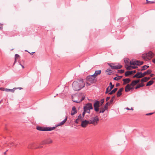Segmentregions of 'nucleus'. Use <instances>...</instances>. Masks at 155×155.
<instances>
[{
	"mask_svg": "<svg viewBox=\"0 0 155 155\" xmlns=\"http://www.w3.org/2000/svg\"><path fill=\"white\" fill-rule=\"evenodd\" d=\"M72 87L75 91H78L83 88L85 86V84L83 80H78L77 81H74L72 84Z\"/></svg>",
	"mask_w": 155,
	"mask_h": 155,
	"instance_id": "1",
	"label": "nucleus"
},
{
	"mask_svg": "<svg viewBox=\"0 0 155 155\" xmlns=\"http://www.w3.org/2000/svg\"><path fill=\"white\" fill-rule=\"evenodd\" d=\"M55 127H44L40 126H37L36 127V129L37 130L40 131H51L54 130L55 129Z\"/></svg>",
	"mask_w": 155,
	"mask_h": 155,
	"instance_id": "2",
	"label": "nucleus"
},
{
	"mask_svg": "<svg viewBox=\"0 0 155 155\" xmlns=\"http://www.w3.org/2000/svg\"><path fill=\"white\" fill-rule=\"evenodd\" d=\"M93 109V107L91 103H87L84 107V110L88 114L90 113V110Z\"/></svg>",
	"mask_w": 155,
	"mask_h": 155,
	"instance_id": "3",
	"label": "nucleus"
},
{
	"mask_svg": "<svg viewBox=\"0 0 155 155\" xmlns=\"http://www.w3.org/2000/svg\"><path fill=\"white\" fill-rule=\"evenodd\" d=\"M95 102L94 104V110L95 111L98 112L99 110V107L101 105L100 102L97 100H95Z\"/></svg>",
	"mask_w": 155,
	"mask_h": 155,
	"instance_id": "4",
	"label": "nucleus"
},
{
	"mask_svg": "<svg viewBox=\"0 0 155 155\" xmlns=\"http://www.w3.org/2000/svg\"><path fill=\"white\" fill-rule=\"evenodd\" d=\"M99 119L97 116L94 117L93 120H90V124H92L94 125H96L99 121Z\"/></svg>",
	"mask_w": 155,
	"mask_h": 155,
	"instance_id": "5",
	"label": "nucleus"
},
{
	"mask_svg": "<svg viewBox=\"0 0 155 155\" xmlns=\"http://www.w3.org/2000/svg\"><path fill=\"white\" fill-rule=\"evenodd\" d=\"M91 76L89 75L86 78V80L89 81L91 83H94L96 81V80L94 78H92Z\"/></svg>",
	"mask_w": 155,
	"mask_h": 155,
	"instance_id": "6",
	"label": "nucleus"
},
{
	"mask_svg": "<svg viewBox=\"0 0 155 155\" xmlns=\"http://www.w3.org/2000/svg\"><path fill=\"white\" fill-rule=\"evenodd\" d=\"M108 64L110 67L112 69H120L122 68V65H113V64L108 63Z\"/></svg>",
	"mask_w": 155,
	"mask_h": 155,
	"instance_id": "7",
	"label": "nucleus"
},
{
	"mask_svg": "<svg viewBox=\"0 0 155 155\" xmlns=\"http://www.w3.org/2000/svg\"><path fill=\"white\" fill-rule=\"evenodd\" d=\"M52 142V140L50 138H48L43 140L42 142V144H48Z\"/></svg>",
	"mask_w": 155,
	"mask_h": 155,
	"instance_id": "8",
	"label": "nucleus"
},
{
	"mask_svg": "<svg viewBox=\"0 0 155 155\" xmlns=\"http://www.w3.org/2000/svg\"><path fill=\"white\" fill-rule=\"evenodd\" d=\"M153 53L151 52L150 51L147 54H146L147 58H145L144 56H143V58L146 60L147 59L150 60L153 57Z\"/></svg>",
	"mask_w": 155,
	"mask_h": 155,
	"instance_id": "9",
	"label": "nucleus"
},
{
	"mask_svg": "<svg viewBox=\"0 0 155 155\" xmlns=\"http://www.w3.org/2000/svg\"><path fill=\"white\" fill-rule=\"evenodd\" d=\"M88 124H90V121L85 120L82 121L81 126L82 127H85Z\"/></svg>",
	"mask_w": 155,
	"mask_h": 155,
	"instance_id": "10",
	"label": "nucleus"
},
{
	"mask_svg": "<svg viewBox=\"0 0 155 155\" xmlns=\"http://www.w3.org/2000/svg\"><path fill=\"white\" fill-rule=\"evenodd\" d=\"M67 118H68L67 116H66L65 118L63 121H62L61 122L56 125L55 127H55V129L56 128V127H57L63 125L66 121L67 119Z\"/></svg>",
	"mask_w": 155,
	"mask_h": 155,
	"instance_id": "11",
	"label": "nucleus"
},
{
	"mask_svg": "<svg viewBox=\"0 0 155 155\" xmlns=\"http://www.w3.org/2000/svg\"><path fill=\"white\" fill-rule=\"evenodd\" d=\"M152 72V71L150 69H148L146 71H145L143 73L142 72V77H143L147 74H150Z\"/></svg>",
	"mask_w": 155,
	"mask_h": 155,
	"instance_id": "12",
	"label": "nucleus"
},
{
	"mask_svg": "<svg viewBox=\"0 0 155 155\" xmlns=\"http://www.w3.org/2000/svg\"><path fill=\"white\" fill-rule=\"evenodd\" d=\"M141 72H139L137 73L134 76H133V78H142Z\"/></svg>",
	"mask_w": 155,
	"mask_h": 155,
	"instance_id": "13",
	"label": "nucleus"
},
{
	"mask_svg": "<svg viewBox=\"0 0 155 155\" xmlns=\"http://www.w3.org/2000/svg\"><path fill=\"white\" fill-rule=\"evenodd\" d=\"M123 87H122V88H120L118 90V91L117 93V97H119L122 94V91H123Z\"/></svg>",
	"mask_w": 155,
	"mask_h": 155,
	"instance_id": "14",
	"label": "nucleus"
},
{
	"mask_svg": "<svg viewBox=\"0 0 155 155\" xmlns=\"http://www.w3.org/2000/svg\"><path fill=\"white\" fill-rule=\"evenodd\" d=\"M131 85L130 84H127L125 88V91L126 92H128L130 90H131Z\"/></svg>",
	"mask_w": 155,
	"mask_h": 155,
	"instance_id": "15",
	"label": "nucleus"
},
{
	"mask_svg": "<svg viewBox=\"0 0 155 155\" xmlns=\"http://www.w3.org/2000/svg\"><path fill=\"white\" fill-rule=\"evenodd\" d=\"M140 80H133L131 82L130 85L132 86H134L136 85L140 82Z\"/></svg>",
	"mask_w": 155,
	"mask_h": 155,
	"instance_id": "16",
	"label": "nucleus"
},
{
	"mask_svg": "<svg viewBox=\"0 0 155 155\" xmlns=\"http://www.w3.org/2000/svg\"><path fill=\"white\" fill-rule=\"evenodd\" d=\"M131 81L130 79L129 78H127L125 79H124L123 80V81H124L123 84H127L129 83Z\"/></svg>",
	"mask_w": 155,
	"mask_h": 155,
	"instance_id": "17",
	"label": "nucleus"
},
{
	"mask_svg": "<svg viewBox=\"0 0 155 155\" xmlns=\"http://www.w3.org/2000/svg\"><path fill=\"white\" fill-rule=\"evenodd\" d=\"M138 61L137 60L134 61V60L132 59L130 62V64L132 65H137V63Z\"/></svg>",
	"mask_w": 155,
	"mask_h": 155,
	"instance_id": "18",
	"label": "nucleus"
},
{
	"mask_svg": "<svg viewBox=\"0 0 155 155\" xmlns=\"http://www.w3.org/2000/svg\"><path fill=\"white\" fill-rule=\"evenodd\" d=\"M117 88H114V89H113L111 91H110V92H109L108 93V94H109V95L115 93L117 91Z\"/></svg>",
	"mask_w": 155,
	"mask_h": 155,
	"instance_id": "19",
	"label": "nucleus"
},
{
	"mask_svg": "<svg viewBox=\"0 0 155 155\" xmlns=\"http://www.w3.org/2000/svg\"><path fill=\"white\" fill-rule=\"evenodd\" d=\"M85 98V97L84 96L82 97L81 99L79 100L78 101H75V100H73V101L75 103H80L82 101L84 100Z\"/></svg>",
	"mask_w": 155,
	"mask_h": 155,
	"instance_id": "20",
	"label": "nucleus"
},
{
	"mask_svg": "<svg viewBox=\"0 0 155 155\" xmlns=\"http://www.w3.org/2000/svg\"><path fill=\"white\" fill-rule=\"evenodd\" d=\"M154 82L153 80H150L148 81L146 84V86H150L152 85Z\"/></svg>",
	"mask_w": 155,
	"mask_h": 155,
	"instance_id": "21",
	"label": "nucleus"
},
{
	"mask_svg": "<svg viewBox=\"0 0 155 155\" xmlns=\"http://www.w3.org/2000/svg\"><path fill=\"white\" fill-rule=\"evenodd\" d=\"M101 72V70L95 71L94 72V75H96L97 76V75L100 74Z\"/></svg>",
	"mask_w": 155,
	"mask_h": 155,
	"instance_id": "22",
	"label": "nucleus"
},
{
	"mask_svg": "<svg viewBox=\"0 0 155 155\" xmlns=\"http://www.w3.org/2000/svg\"><path fill=\"white\" fill-rule=\"evenodd\" d=\"M122 76H120L118 77H114L113 79L116 80V81H118L120 79L122 78Z\"/></svg>",
	"mask_w": 155,
	"mask_h": 155,
	"instance_id": "23",
	"label": "nucleus"
},
{
	"mask_svg": "<svg viewBox=\"0 0 155 155\" xmlns=\"http://www.w3.org/2000/svg\"><path fill=\"white\" fill-rule=\"evenodd\" d=\"M129 60L127 58H126L124 59V62L126 64V65H127V64L129 63Z\"/></svg>",
	"mask_w": 155,
	"mask_h": 155,
	"instance_id": "24",
	"label": "nucleus"
},
{
	"mask_svg": "<svg viewBox=\"0 0 155 155\" xmlns=\"http://www.w3.org/2000/svg\"><path fill=\"white\" fill-rule=\"evenodd\" d=\"M15 91V89H9L6 88L5 90V91H11L12 92H14Z\"/></svg>",
	"mask_w": 155,
	"mask_h": 155,
	"instance_id": "25",
	"label": "nucleus"
},
{
	"mask_svg": "<svg viewBox=\"0 0 155 155\" xmlns=\"http://www.w3.org/2000/svg\"><path fill=\"white\" fill-rule=\"evenodd\" d=\"M141 81L142 83L147 82V77H145L142 78L141 80Z\"/></svg>",
	"mask_w": 155,
	"mask_h": 155,
	"instance_id": "26",
	"label": "nucleus"
},
{
	"mask_svg": "<svg viewBox=\"0 0 155 155\" xmlns=\"http://www.w3.org/2000/svg\"><path fill=\"white\" fill-rule=\"evenodd\" d=\"M137 61L138 62H137V65H138V66L141 65H142L143 63V62L142 61H138V60H137Z\"/></svg>",
	"mask_w": 155,
	"mask_h": 155,
	"instance_id": "27",
	"label": "nucleus"
},
{
	"mask_svg": "<svg viewBox=\"0 0 155 155\" xmlns=\"http://www.w3.org/2000/svg\"><path fill=\"white\" fill-rule=\"evenodd\" d=\"M10 146H14L15 147H16V146L18 145V144L15 143H14L13 142H12L10 143Z\"/></svg>",
	"mask_w": 155,
	"mask_h": 155,
	"instance_id": "28",
	"label": "nucleus"
},
{
	"mask_svg": "<svg viewBox=\"0 0 155 155\" xmlns=\"http://www.w3.org/2000/svg\"><path fill=\"white\" fill-rule=\"evenodd\" d=\"M106 72H108V75H110L111 74V73H112L111 70L110 69H107L106 70Z\"/></svg>",
	"mask_w": 155,
	"mask_h": 155,
	"instance_id": "29",
	"label": "nucleus"
},
{
	"mask_svg": "<svg viewBox=\"0 0 155 155\" xmlns=\"http://www.w3.org/2000/svg\"><path fill=\"white\" fill-rule=\"evenodd\" d=\"M130 75L129 72V71H127L125 73V75L126 77H127L129 75Z\"/></svg>",
	"mask_w": 155,
	"mask_h": 155,
	"instance_id": "30",
	"label": "nucleus"
},
{
	"mask_svg": "<svg viewBox=\"0 0 155 155\" xmlns=\"http://www.w3.org/2000/svg\"><path fill=\"white\" fill-rule=\"evenodd\" d=\"M124 71V70L121 69L120 70H118V73H120V74H122L123 73Z\"/></svg>",
	"mask_w": 155,
	"mask_h": 155,
	"instance_id": "31",
	"label": "nucleus"
},
{
	"mask_svg": "<svg viewBox=\"0 0 155 155\" xmlns=\"http://www.w3.org/2000/svg\"><path fill=\"white\" fill-rule=\"evenodd\" d=\"M155 2L154 1H150L146 0V3L147 4H153Z\"/></svg>",
	"mask_w": 155,
	"mask_h": 155,
	"instance_id": "32",
	"label": "nucleus"
},
{
	"mask_svg": "<svg viewBox=\"0 0 155 155\" xmlns=\"http://www.w3.org/2000/svg\"><path fill=\"white\" fill-rule=\"evenodd\" d=\"M127 67H126V68L127 70H130L132 69L131 66V65H127Z\"/></svg>",
	"mask_w": 155,
	"mask_h": 155,
	"instance_id": "33",
	"label": "nucleus"
},
{
	"mask_svg": "<svg viewBox=\"0 0 155 155\" xmlns=\"http://www.w3.org/2000/svg\"><path fill=\"white\" fill-rule=\"evenodd\" d=\"M105 109H104V108H101L99 112V113H103L105 111Z\"/></svg>",
	"mask_w": 155,
	"mask_h": 155,
	"instance_id": "34",
	"label": "nucleus"
},
{
	"mask_svg": "<svg viewBox=\"0 0 155 155\" xmlns=\"http://www.w3.org/2000/svg\"><path fill=\"white\" fill-rule=\"evenodd\" d=\"M77 113V111H72L71 112V115L72 116H73L76 113Z\"/></svg>",
	"mask_w": 155,
	"mask_h": 155,
	"instance_id": "35",
	"label": "nucleus"
},
{
	"mask_svg": "<svg viewBox=\"0 0 155 155\" xmlns=\"http://www.w3.org/2000/svg\"><path fill=\"white\" fill-rule=\"evenodd\" d=\"M146 69V65H144L142 67V68L141 69V71H144Z\"/></svg>",
	"mask_w": 155,
	"mask_h": 155,
	"instance_id": "36",
	"label": "nucleus"
},
{
	"mask_svg": "<svg viewBox=\"0 0 155 155\" xmlns=\"http://www.w3.org/2000/svg\"><path fill=\"white\" fill-rule=\"evenodd\" d=\"M114 84H113L111 86H109L108 87L110 88V90H111L114 88Z\"/></svg>",
	"mask_w": 155,
	"mask_h": 155,
	"instance_id": "37",
	"label": "nucleus"
},
{
	"mask_svg": "<svg viewBox=\"0 0 155 155\" xmlns=\"http://www.w3.org/2000/svg\"><path fill=\"white\" fill-rule=\"evenodd\" d=\"M104 98L102 99L101 100V104H100L101 105H102V104H103V103L104 102Z\"/></svg>",
	"mask_w": 155,
	"mask_h": 155,
	"instance_id": "38",
	"label": "nucleus"
},
{
	"mask_svg": "<svg viewBox=\"0 0 155 155\" xmlns=\"http://www.w3.org/2000/svg\"><path fill=\"white\" fill-rule=\"evenodd\" d=\"M132 69H135L137 68L138 67L136 65L131 66Z\"/></svg>",
	"mask_w": 155,
	"mask_h": 155,
	"instance_id": "39",
	"label": "nucleus"
},
{
	"mask_svg": "<svg viewBox=\"0 0 155 155\" xmlns=\"http://www.w3.org/2000/svg\"><path fill=\"white\" fill-rule=\"evenodd\" d=\"M19 56H20L19 54H15V59H16V58H19Z\"/></svg>",
	"mask_w": 155,
	"mask_h": 155,
	"instance_id": "40",
	"label": "nucleus"
},
{
	"mask_svg": "<svg viewBox=\"0 0 155 155\" xmlns=\"http://www.w3.org/2000/svg\"><path fill=\"white\" fill-rule=\"evenodd\" d=\"M72 110L73 111H76V107L75 106H73L72 107Z\"/></svg>",
	"mask_w": 155,
	"mask_h": 155,
	"instance_id": "41",
	"label": "nucleus"
},
{
	"mask_svg": "<svg viewBox=\"0 0 155 155\" xmlns=\"http://www.w3.org/2000/svg\"><path fill=\"white\" fill-rule=\"evenodd\" d=\"M81 118H82V116L81 115V114H80L78 116L77 119H78V120H79V119H81Z\"/></svg>",
	"mask_w": 155,
	"mask_h": 155,
	"instance_id": "42",
	"label": "nucleus"
},
{
	"mask_svg": "<svg viewBox=\"0 0 155 155\" xmlns=\"http://www.w3.org/2000/svg\"><path fill=\"white\" fill-rule=\"evenodd\" d=\"M140 87H141L140 86V85L139 84H138L135 87V89H137Z\"/></svg>",
	"mask_w": 155,
	"mask_h": 155,
	"instance_id": "43",
	"label": "nucleus"
},
{
	"mask_svg": "<svg viewBox=\"0 0 155 155\" xmlns=\"http://www.w3.org/2000/svg\"><path fill=\"white\" fill-rule=\"evenodd\" d=\"M154 113H147L146 114V115L147 116H149L150 115H151L152 114H153Z\"/></svg>",
	"mask_w": 155,
	"mask_h": 155,
	"instance_id": "44",
	"label": "nucleus"
},
{
	"mask_svg": "<svg viewBox=\"0 0 155 155\" xmlns=\"http://www.w3.org/2000/svg\"><path fill=\"white\" fill-rule=\"evenodd\" d=\"M22 89H23L21 87H17V88H16V87L14 88V89H15V90L17 89H19L20 90H21Z\"/></svg>",
	"mask_w": 155,
	"mask_h": 155,
	"instance_id": "45",
	"label": "nucleus"
},
{
	"mask_svg": "<svg viewBox=\"0 0 155 155\" xmlns=\"http://www.w3.org/2000/svg\"><path fill=\"white\" fill-rule=\"evenodd\" d=\"M87 113L85 111H84H84L82 113V116H83V117H84V115H85V114Z\"/></svg>",
	"mask_w": 155,
	"mask_h": 155,
	"instance_id": "46",
	"label": "nucleus"
},
{
	"mask_svg": "<svg viewBox=\"0 0 155 155\" xmlns=\"http://www.w3.org/2000/svg\"><path fill=\"white\" fill-rule=\"evenodd\" d=\"M114 101V100H113V99H111L110 101H109V104H112L113 102Z\"/></svg>",
	"mask_w": 155,
	"mask_h": 155,
	"instance_id": "47",
	"label": "nucleus"
},
{
	"mask_svg": "<svg viewBox=\"0 0 155 155\" xmlns=\"http://www.w3.org/2000/svg\"><path fill=\"white\" fill-rule=\"evenodd\" d=\"M3 28V25L0 23V30H2Z\"/></svg>",
	"mask_w": 155,
	"mask_h": 155,
	"instance_id": "48",
	"label": "nucleus"
},
{
	"mask_svg": "<svg viewBox=\"0 0 155 155\" xmlns=\"http://www.w3.org/2000/svg\"><path fill=\"white\" fill-rule=\"evenodd\" d=\"M140 85V87H143L144 86V84H143V83H142L141 82V83L140 84H139Z\"/></svg>",
	"mask_w": 155,
	"mask_h": 155,
	"instance_id": "49",
	"label": "nucleus"
},
{
	"mask_svg": "<svg viewBox=\"0 0 155 155\" xmlns=\"http://www.w3.org/2000/svg\"><path fill=\"white\" fill-rule=\"evenodd\" d=\"M90 76H92V78H94L95 79V77L96 76V75H94V73L92 75H90Z\"/></svg>",
	"mask_w": 155,
	"mask_h": 155,
	"instance_id": "50",
	"label": "nucleus"
},
{
	"mask_svg": "<svg viewBox=\"0 0 155 155\" xmlns=\"http://www.w3.org/2000/svg\"><path fill=\"white\" fill-rule=\"evenodd\" d=\"M78 119H76L74 121V123H76V124H78Z\"/></svg>",
	"mask_w": 155,
	"mask_h": 155,
	"instance_id": "51",
	"label": "nucleus"
},
{
	"mask_svg": "<svg viewBox=\"0 0 155 155\" xmlns=\"http://www.w3.org/2000/svg\"><path fill=\"white\" fill-rule=\"evenodd\" d=\"M104 109H105V110H107L108 108V106H106L105 105L104 106Z\"/></svg>",
	"mask_w": 155,
	"mask_h": 155,
	"instance_id": "52",
	"label": "nucleus"
},
{
	"mask_svg": "<svg viewBox=\"0 0 155 155\" xmlns=\"http://www.w3.org/2000/svg\"><path fill=\"white\" fill-rule=\"evenodd\" d=\"M5 89L4 87H0V90L1 91H5Z\"/></svg>",
	"mask_w": 155,
	"mask_h": 155,
	"instance_id": "53",
	"label": "nucleus"
},
{
	"mask_svg": "<svg viewBox=\"0 0 155 155\" xmlns=\"http://www.w3.org/2000/svg\"><path fill=\"white\" fill-rule=\"evenodd\" d=\"M106 90L108 91H109V92H110L111 91V90H110V88L108 86L106 88Z\"/></svg>",
	"mask_w": 155,
	"mask_h": 155,
	"instance_id": "54",
	"label": "nucleus"
},
{
	"mask_svg": "<svg viewBox=\"0 0 155 155\" xmlns=\"http://www.w3.org/2000/svg\"><path fill=\"white\" fill-rule=\"evenodd\" d=\"M110 97H106V101H108L110 99Z\"/></svg>",
	"mask_w": 155,
	"mask_h": 155,
	"instance_id": "55",
	"label": "nucleus"
},
{
	"mask_svg": "<svg viewBox=\"0 0 155 155\" xmlns=\"http://www.w3.org/2000/svg\"><path fill=\"white\" fill-rule=\"evenodd\" d=\"M152 62L155 64V58H154L152 60Z\"/></svg>",
	"mask_w": 155,
	"mask_h": 155,
	"instance_id": "56",
	"label": "nucleus"
},
{
	"mask_svg": "<svg viewBox=\"0 0 155 155\" xmlns=\"http://www.w3.org/2000/svg\"><path fill=\"white\" fill-rule=\"evenodd\" d=\"M120 85V84L119 83H117L116 84V87H117L119 86Z\"/></svg>",
	"mask_w": 155,
	"mask_h": 155,
	"instance_id": "57",
	"label": "nucleus"
},
{
	"mask_svg": "<svg viewBox=\"0 0 155 155\" xmlns=\"http://www.w3.org/2000/svg\"><path fill=\"white\" fill-rule=\"evenodd\" d=\"M129 72L130 73V75H131L133 74V71H129Z\"/></svg>",
	"mask_w": 155,
	"mask_h": 155,
	"instance_id": "58",
	"label": "nucleus"
},
{
	"mask_svg": "<svg viewBox=\"0 0 155 155\" xmlns=\"http://www.w3.org/2000/svg\"><path fill=\"white\" fill-rule=\"evenodd\" d=\"M109 104V102H107L106 103L105 105L106 106H108V104Z\"/></svg>",
	"mask_w": 155,
	"mask_h": 155,
	"instance_id": "59",
	"label": "nucleus"
},
{
	"mask_svg": "<svg viewBox=\"0 0 155 155\" xmlns=\"http://www.w3.org/2000/svg\"><path fill=\"white\" fill-rule=\"evenodd\" d=\"M147 81H148V80H150V77H147Z\"/></svg>",
	"mask_w": 155,
	"mask_h": 155,
	"instance_id": "60",
	"label": "nucleus"
},
{
	"mask_svg": "<svg viewBox=\"0 0 155 155\" xmlns=\"http://www.w3.org/2000/svg\"><path fill=\"white\" fill-rule=\"evenodd\" d=\"M114 98H115V96H114L112 97L111 99H113V100H114Z\"/></svg>",
	"mask_w": 155,
	"mask_h": 155,
	"instance_id": "61",
	"label": "nucleus"
},
{
	"mask_svg": "<svg viewBox=\"0 0 155 155\" xmlns=\"http://www.w3.org/2000/svg\"><path fill=\"white\" fill-rule=\"evenodd\" d=\"M16 62V59H15V61H14V64H13L14 65L15 64V63Z\"/></svg>",
	"mask_w": 155,
	"mask_h": 155,
	"instance_id": "62",
	"label": "nucleus"
},
{
	"mask_svg": "<svg viewBox=\"0 0 155 155\" xmlns=\"http://www.w3.org/2000/svg\"><path fill=\"white\" fill-rule=\"evenodd\" d=\"M16 62V59H15V61H14V64H13L14 65L15 64V63Z\"/></svg>",
	"mask_w": 155,
	"mask_h": 155,
	"instance_id": "63",
	"label": "nucleus"
},
{
	"mask_svg": "<svg viewBox=\"0 0 155 155\" xmlns=\"http://www.w3.org/2000/svg\"><path fill=\"white\" fill-rule=\"evenodd\" d=\"M109 92L108 91L106 90V91L105 92V93L106 94H107Z\"/></svg>",
	"mask_w": 155,
	"mask_h": 155,
	"instance_id": "64",
	"label": "nucleus"
}]
</instances>
